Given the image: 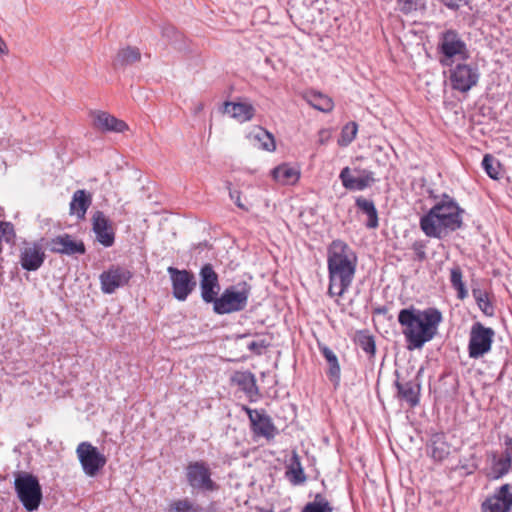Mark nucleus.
<instances>
[{
    "mask_svg": "<svg viewBox=\"0 0 512 512\" xmlns=\"http://www.w3.org/2000/svg\"><path fill=\"white\" fill-rule=\"evenodd\" d=\"M402 333L408 344V349H420L426 342L431 341L437 334L442 322V314L436 308L418 310L402 309L398 315Z\"/></svg>",
    "mask_w": 512,
    "mask_h": 512,
    "instance_id": "nucleus-1",
    "label": "nucleus"
},
{
    "mask_svg": "<svg viewBox=\"0 0 512 512\" xmlns=\"http://www.w3.org/2000/svg\"><path fill=\"white\" fill-rule=\"evenodd\" d=\"M463 210L458 204L445 197L420 218V228L430 238L441 239L462 226Z\"/></svg>",
    "mask_w": 512,
    "mask_h": 512,
    "instance_id": "nucleus-2",
    "label": "nucleus"
},
{
    "mask_svg": "<svg viewBox=\"0 0 512 512\" xmlns=\"http://www.w3.org/2000/svg\"><path fill=\"white\" fill-rule=\"evenodd\" d=\"M348 246L342 241H333L328 250L330 277L329 294L342 296L351 283L352 262L348 258Z\"/></svg>",
    "mask_w": 512,
    "mask_h": 512,
    "instance_id": "nucleus-3",
    "label": "nucleus"
},
{
    "mask_svg": "<svg viewBox=\"0 0 512 512\" xmlns=\"http://www.w3.org/2000/svg\"><path fill=\"white\" fill-rule=\"evenodd\" d=\"M251 287L247 282H241L227 287L220 296H216L213 311L218 315L231 314L244 310L248 303Z\"/></svg>",
    "mask_w": 512,
    "mask_h": 512,
    "instance_id": "nucleus-4",
    "label": "nucleus"
},
{
    "mask_svg": "<svg viewBox=\"0 0 512 512\" xmlns=\"http://www.w3.org/2000/svg\"><path fill=\"white\" fill-rule=\"evenodd\" d=\"M17 496L27 511L38 509L42 500V490L38 479L32 474H20L15 479Z\"/></svg>",
    "mask_w": 512,
    "mask_h": 512,
    "instance_id": "nucleus-5",
    "label": "nucleus"
},
{
    "mask_svg": "<svg viewBox=\"0 0 512 512\" xmlns=\"http://www.w3.org/2000/svg\"><path fill=\"white\" fill-rule=\"evenodd\" d=\"M439 52L441 54L440 63L443 66H452L456 57L463 61L470 57L466 43L453 30H448L442 34Z\"/></svg>",
    "mask_w": 512,
    "mask_h": 512,
    "instance_id": "nucleus-6",
    "label": "nucleus"
},
{
    "mask_svg": "<svg viewBox=\"0 0 512 512\" xmlns=\"http://www.w3.org/2000/svg\"><path fill=\"white\" fill-rule=\"evenodd\" d=\"M188 485L197 491L213 492L218 489V485L212 479V472L205 461L190 462L185 469Z\"/></svg>",
    "mask_w": 512,
    "mask_h": 512,
    "instance_id": "nucleus-7",
    "label": "nucleus"
},
{
    "mask_svg": "<svg viewBox=\"0 0 512 512\" xmlns=\"http://www.w3.org/2000/svg\"><path fill=\"white\" fill-rule=\"evenodd\" d=\"M495 332L490 327L476 322L472 325L469 333L468 355L472 359L484 357L492 349Z\"/></svg>",
    "mask_w": 512,
    "mask_h": 512,
    "instance_id": "nucleus-8",
    "label": "nucleus"
},
{
    "mask_svg": "<svg viewBox=\"0 0 512 512\" xmlns=\"http://www.w3.org/2000/svg\"><path fill=\"white\" fill-rule=\"evenodd\" d=\"M480 73L477 66L465 62L452 64L449 70V82L453 90L467 93L478 84Z\"/></svg>",
    "mask_w": 512,
    "mask_h": 512,
    "instance_id": "nucleus-9",
    "label": "nucleus"
},
{
    "mask_svg": "<svg viewBox=\"0 0 512 512\" xmlns=\"http://www.w3.org/2000/svg\"><path fill=\"white\" fill-rule=\"evenodd\" d=\"M76 454L83 472L88 477H95L107 462L105 455L89 442H81L76 448Z\"/></svg>",
    "mask_w": 512,
    "mask_h": 512,
    "instance_id": "nucleus-10",
    "label": "nucleus"
},
{
    "mask_svg": "<svg viewBox=\"0 0 512 512\" xmlns=\"http://www.w3.org/2000/svg\"><path fill=\"white\" fill-rule=\"evenodd\" d=\"M132 276L133 274L129 269L119 265H112L99 276L101 290L105 294H112L118 288L127 285Z\"/></svg>",
    "mask_w": 512,
    "mask_h": 512,
    "instance_id": "nucleus-11",
    "label": "nucleus"
},
{
    "mask_svg": "<svg viewBox=\"0 0 512 512\" xmlns=\"http://www.w3.org/2000/svg\"><path fill=\"white\" fill-rule=\"evenodd\" d=\"M167 271L172 282L173 296L179 301H185L196 286L194 275L190 271L174 267H168Z\"/></svg>",
    "mask_w": 512,
    "mask_h": 512,
    "instance_id": "nucleus-12",
    "label": "nucleus"
},
{
    "mask_svg": "<svg viewBox=\"0 0 512 512\" xmlns=\"http://www.w3.org/2000/svg\"><path fill=\"white\" fill-rule=\"evenodd\" d=\"M512 509V492L509 484L497 488L481 504V512H510Z\"/></svg>",
    "mask_w": 512,
    "mask_h": 512,
    "instance_id": "nucleus-13",
    "label": "nucleus"
},
{
    "mask_svg": "<svg viewBox=\"0 0 512 512\" xmlns=\"http://www.w3.org/2000/svg\"><path fill=\"white\" fill-rule=\"evenodd\" d=\"M248 418L251 422V429L257 436L266 438L267 440L273 439L277 434V428L269 415L264 411H258L244 407Z\"/></svg>",
    "mask_w": 512,
    "mask_h": 512,
    "instance_id": "nucleus-14",
    "label": "nucleus"
},
{
    "mask_svg": "<svg viewBox=\"0 0 512 512\" xmlns=\"http://www.w3.org/2000/svg\"><path fill=\"white\" fill-rule=\"evenodd\" d=\"M199 277L201 297L205 303H211L220 291L218 274L213 266L207 263L200 269Z\"/></svg>",
    "mask_w": 512,
    "mask_h": 512,
    "instance_id": "nucleus-15",
    "label": "nucleus"
},
{
    "mask_svg": "<svg viewBox=\"0 0 512 512\" xmlns=\"http://www.w3.org/2000/svg\"><path fill=\"white\" fill-rule=\"evenodd\" d=\"M92 230L96 240L104 247H111L115 242V231L112 222L102 211H96L92 216Z\"/></svg>",
    "mask_w": 512,
    "mask_h": 512,
    "instance_id": "nucleus-16",
    "label": "nucleus"
},
{
    "mask_svg": "<svg viewBox=\"0 0 512 512\" xmlns=\"http://www.w3.org/2000/svg\"><path fill=\"white\" fill-rule=\"evenodd\" d=\"M48 247L53 253L66 255H82L86 251L84 243L82 241L74 240L69 234L59 235L51 239Z\"/></svg>",
    "mask_w": 512,
    "mask_h": 512,
    "instance_id": "nucleus-17",
    "label": "nucleus"
},
{
    "mask_svg": "<svg viewBox=\"0 0 512 512\" xmlns=\"http://www.w3.org/2000/svg\"><path fill=\"white\" fill-rule=\"evenodd\" d=\"M45 260V252L39 243L24 247L20 254V264L27 271L38 270Z\"/></svg>",
    "mask_w": 512,
    "mask_h": 512,
    "instance_id": "nucleus-18",
    "label": "nucleus"
},
{
    "mask_svg": "<svg viewBox=\"0 0 512 512\" xmlns=\"http://www.w3.org/2000/svg\"><path fill=\"white\" fill-rule=\"evenodd\" d=\"M95 128L104 132L121 133L128 129V125L104 111H95L91 114Z\"/></svg>",
    "mask_w": 512,
    "mask_h": 512,
    "instance_id": "nucleus-19",
    "label": "nucleus"
},
{
    "mask_svg": "<svg viewBox=\"0 0 512 512\" xmlns=\"http://www.w3.org/2000/svg\"><path fill=\"white\" fill-rule=\"evenodd\" d=\"M396 387L398 390V397L406 401L410 407H415L419 404L421 387L417 379L406 382L397 381Z\"/></svg>",
    "mask_w": 512,
    "mask_h": 512,
    "instance_id": "nucleus-20",
    "label": "nucleus"
},
{
    "mask_svg": "<svg viewBox=\"0 0 512 512\" xmlns=\"http://www.w3.org/2000/svg\"><path fill=\"white\" fill-rule=\"evenodd\" d=\"M224 113L229 114L238 122L243 123L253 118L255 109L247 102H225Z\"/></svg>",
    "mask_w": 512,
    "mask_h": 512,
    "instance_id": "nucleus-21",
    "label": "nucleus"
},
{
    "mask_svg": "<svg viewBox=\"0 0 512 512\" xmlns=\"http://www.w3.org/2000/svg\"><path fill=\"white\" fill-rule=\"evenodd\" d=\"M91 204L92 195L89 192L83 189L76 190L70 202V214L82 220Z\"/></svg>",
    "mask_w": 512,
    "mask_h": 512,
    "instance_id": "nucleus-22",
    "label": "nucleus"
},
{
    "mask_svg": "<svg viewBox=\"0 0 512 512\" xmlns=\"http://www.w3.org/2000/svg\"><path fill=\"white\" fill-rule=\"evenodd\" d=\"M231 380L238 385L249 398L252 399L259 394L256 378L253 373L249 371H238L234 373Z\"/></svg>",
    "mask_w": 512,
    "mask_h": 512,
    "instance_id": "nucleus-23",
    "label": "nucleus"
},
{
    "mask_svg": "<svg viewBox=\"0 0 512 512\" xmlns=\"http://www.w3.org/2000/svg\"><path fill=\"white\" fill-rule=\"evenodd\" d=\"M356 206L358 213L366 216L365 226L369 229L377 228L379 225L378 212L374 202L364 197H359L356 199Z\"/></svg>",
    "mask_w": 512,
    "mask_h": 512,
    "instance_id": "nucleus-24",
    "label": "nucleus"
},
{
    "mask_svg": "<svg viewBox=\"0 0 512 512\" xmlns=\"http://www.w3.org/2000/svg\"><path fill=\"white\" fill-rule=\"evenodd\" d=\"M428 453L435 461H443L450 455V445L443 434H434L428 445Z\"/></svg>",
    "mask_w": 512,
    "mask_h": 512,
    "instance_id": "nucleus-25",
    "label": "nucleus"
},
{
    "mask_svg": "<svg viewBox=\"0 0 512 512\" xmlns=\"http://www.w3.org/2000/svg\"><path fill=\"white\" fill-rule=\"evenodd\" d=\"M512 470V463L497 453H491V464L486 472L487 478L497 480Z\"/></svg>",
    "mask_w": 512,
    "mask_h": 512,
    "instance_id": "nucleus-26",
    "label": "nucleus"
},
{
    "mask_svg": "<svg viewBox=\"0 0 512 512\" xmlns=\"http://www.w3.org/2000/svg\"><path fill=\"white\" fill-rule=\"evenodd\" d=\"M272 176L282 185H292L298 181L300 172L289 164H281L272 170Z\"/></svg>",
    "mask_w": 512,
    "mask_h": 512,
    "instance_id": "nucleus-27",
    "label": "nucleus"
},
{
    "mask_svg": "<svg viewBox=\"0 0 512 512\" xmlns=\"http://www.w3.org/2000/svg\"><path fill=\"white\" fill-rule=\"evenodd\" d=\"M305 101L314 109L328 113L333 109V101L327 95L311 90L303 94Z\"/></svg>",
    "mask_w": 512,
    "mask_h": 512,
    "instance_id": "nucleus-28",
    "label": "nucleus"
},
{
    "mask_svg": "<svg viewBox=\"0 0 512 512\" xmlns=\"http://www.w3.org/2000/svg\"><path fill=\"white\" fill-rule=\"evenodd\" d=\"M141 59V53L138 48L136 47H126L124 49H121L115 60L114 64L115 66H126V65H132Z\"/></svg>",
    "mask_w": 512,
    "mask_h": 512,
    "instance_id": "nucleus-29",
    "label": "nucleus"
},
{
    "mask_svg": "<svg viewBox=\"0 0 512 512\" xmlns=\"http://www.w3.org/2000/svg\"><path fill=\"white\" fill-rule=\"evenodd\" d=\"M290 482L294 485L303 483L306 480L303 468L301 466L300 458L297 454H294L291 458L290 465L286 472Z\"/></svg>",
    "mask_w": 512,
    "mask_h": 512,
    "instance_id": "nucleus-30",
    "label": "nucleus"
},
{
    "mask_svg": "<svg viewBox=\"0 0 512 512\" xmlns=\"http://www.w3.org/2000/svg\"><path fill=\"white\" fill-rule=\"evenodd\" d=\"M322 355L325 357L329 364V375L331 380L336 381L339 379L340 367L338 364V360L334 352L328 348L327 346L320 345L319 346Z\"/></svg>",
    "mask_w": 512,
    "mask_h": 512,
    "instance_id": "nucleus-31",
    "label": "nucleus"
},
{
    "mask_svg": "<svg viewBox=\"0 0 512 512\" xmlns=\"http://www.w3.org/2000/svg\"><path fill=\"white\" fill-rule=\"evenodd\" d=\"M463 274L459 266H455L450 270V281L454 289L457 290V296L463 300L467 297L468 292L465 288V284L462 280Z\"/></svg>",
    "mask_w": 512,
    "mask_h": 512,
    "instance_id": "nucleus-32",
    "label": "nucleus"
},
{
    "mask_svg": "<svg viewBox=\"0 0 512 512\" xmlns=\"http://www.w3.org/2000/svg\"><path fill=\"white\" fill-rule=\"evenodd\" d=\"M354 341L363 349L367 355L370 357L374 356L376 351V344L372 335L360 331L357 333Z\"/></svg>",
    "mask_w": 512,
    "mask_h": 512,
    "instance_id": "nucleus-33",
    "label": "nucleus"
},
{
    "mask_svg": "<svg viewBox=\"0 0 512 512\" xmlns=\"http://www.w3.org/2000/svg\"><path fill=\"white\" fill-rule=\"evenodd\" d=\"M482 166L490 178L499 179L501 177V164L494 156L486 154Z\"/></svg>",
    "mask_w": 512,
    "mask_h": 512,
    "instance_id": "nucleus-34",
    "label": "nucleus"
},
{
    "mask_svg": "<svg viewBox=\"0 0 512 512\" xmlns=\"http://www.w3.org/2000/svg\"><path fill=\"white\" fill-rule=\"evenodd\" d=\"M472 292L479 309L486 315H491L493 306L489 300L488 293L480 289H473Z\"/></svg>",
    "mask_w": 512,
    "mask_h": 512,
    "instance_id": "nucleus-35",
    "label": "nucleus"
},
{
    "mask_svg": "<svg viewBox=\"0 0 512 512\" xmlns=\"http://www.w3.org/2000/svg\"><path fill=\"white\" fill-rule=\"evenodd\" d=\"M255 138L259 141L260 147L267 151L275 149L274 137L266 130L259 128L255 134Z\"/></svg>",
    "mask_w": 512,
    "mask_h": 512,
    "instance_id": "nucleus-36",
    "label": "nucleus"
},
{
    "mask_svg": "<svg viewBox=\"0 0 512 512\" xmlns=\"http://www.w3.org/2000/svg\"><path fill=\"white\" fill-rule=\"evenodd\" d=\"M302 512H332V508L325 499L317 496L313 502L305 505Z\"/></svg>",
    "mask_w": 512,
    "mask_h": 512,
    "instance_id": "nucleus-37",
    "label": "nucleus"
},
{
    "mask_svg": "<svg viewBox=\"0 0 512 512\" xmlns=\"http://www.w3.org/2000/svg\"><path fill=\"white\" fill-rule=\"evenodd\" d=\"M14 239V226L10 222L0 221V253L2 252V240L12 243Z\"/></svg>",
    "mask_w": 512,
    "mask_h": 512,
    "instance_id": "nucleus-38",
    "label": "nucleus"
},
{
    "mask_svg": "<svg viewBox=\"0 0 512 512\" xmlns=\"http://www.w3.org/2000/svg\"><path fill=\"white\" fill-rule=\"evenodd\" d=\"M169 511L173 512H194L196 508L194 504L187 498L175 500L170 503Z\"/></svg>",
    "mask_w": 512,
    "mask_h": 512,
    "instance_id": "nucleus-39",
    "label": "nucleus"
},
{
    "mask_svg": "<svg viewBox=\"0 0 512 512\" xmlns=\"http://www.w3.org/2000/svg\"><path fill=\"white\" fill-rule=\"evenodd\" d=\"M374 182L372 173H363L354 177V189L363 190Z\"/></svg>",
    "mask_w": 512,
    "mask_h": 512,
    "instance_id": "nucleus-40",
    "label": "nucleus"
},
{
    "mask_svg": "<svg viewBox=\"0 0 512 512\" xmlns=\"http://www.w3.org/2000/svg\"><path fill=\"white\" fill-rule=\"evenodd\" d=\"M427 244L423 240H417L412 244V250L415 255V260L423 262L427 258L426 254Z\"/></svg>",
    "mask_w": 512,
    "mask_h": 512,
    "instance_id": "nucleus-41",
    "label": "nucleus"
},
{
    "mask_svg": "<svg viewBox=\"0 0 512 512\" xmlns=\"http://www.w3.org/2000/svg\"><path fill=\"white\" fill-rule=\"evenodd\" d=\"M269 342L265 338L253 340L248 344V349L256 355H261L264 349L269 346Z\"/></svg>",
    "mask_w": 512,
    "mask_h": 512,
    "instance_id": "nucleus-42",
    "label": "nucleus"
},
{
    "mask_svg": "<svg viewBox=\"0 0 512 512\" xmlns=\"http://www.w3.org/2000/svg\"><path fill=\"white\" fill-rule=\"evenodd\" d=\"M501 456L512 463V437L509 435L504 436L503 451Z\"/></svg>",
    "mask_w": 512,
    "mask_h": 512,
    "instance_id": "nucleus-43",
    "label": "nucleus"
},
{
    "mask_svg": "<svg viewBox=\"0 0 512 512\" xmlns=\"http://www.w3.org/2000/svg\"><path fill=\"white\" fill-rule=\"evenodd\" d=\"M352 142V129L349 128V125H346L341 133V137L338 139V144L340 146H348Z\"/></svg>",
    "mask_w": 512,
    "mask_h": 512,
    "instance_id": "nucleus-44",
    "label": "nucleus"
},
{
    "mask_svg": "<svg viewBox=\"0 0 512 512\" xmlns=\"http://www.w3.org/2000/svg\"><path fill=\"white\" fill-rule=\"evenodd\" d=\"M342 184L347 189H352V174L349 167L343 168L340 173Z\"/></svg>",
    "mask_w": 512,
    "mask_h": 512,
    "instance_id": "nucleus-45",
    "label": "nucleus"
},
{
    "mask_svg": "<svg viewBox=\"0 0 512 512\" xmlns=\"http://www.w3.org/2000/svg\"><path fill=\"white\" fill-rule=\"evenodd\" d=\"M229 196L230 198L234 201V203L236 204V206L242 210H245V211H248V207H246L242 201H241V196H240V192L237 191V190H232V189H229Z\"/></svg>",
    "mask_w": 512,
    "mask_h": 512,
    "instance_id": "nucleus-46",
    "label": "nucleus"
},
{
    "mask_svg": "<svg viewBox=\"0 0 512 512\" xmlns=\"http://www.w3.org/2000/svg\"><path fill=\"white\" fill-rule=\"evenodd\" d=\"M413 6H414L413 1H411V0H407V1L404 3V6L401 8V10H402L404 13H409V12L413 9Z\"/></svg>",
    "mask_w": 512,
    "mask_h": 512,
    "instance_id": "nucleus-47",
    "label": "nucleus"
},
{
    "mask_svg": "<svg viewBox=\"0 0 512 512\" xmlns=\"http://www.w3.org/2000/svg\"><path fill=\"white\" fill-rule=\"evenodd\" d=\"M175 32H176L175 29L173 27H170V28L164 30V35L169 36L170 33H175Z\"/></svg>",
    "mask_w": 512,
    "mask_h": 512,
    "instance_id": "nucleus-48",
    "label": "nucleus"
},
{
    "mask_svg": "<svg viewBox=\"0 0 512 512\" xmlns=\"http://www.w3.org/2000/svg\"><path fill=\"white\" fill-rule=\"evenodd\" d=\"M203 109V104L199 103L198 106L195 108V113H199Z\"/></svg>",
    "mask_w": 512,
    "mask_h": 512,
    "instance_id": "nucleus-49",
    "label": "nucleus"
},
{
    "mask_svg": "<svg viewBox=\"0 0 512 512\" xmlns=\"http://www.w3.org/2000/svg\"><path fill=\"white\" fill-rule=\"evenodd\" d=\"M356 133H357V126H356V124L354 123V131H353L354 136L356 135Z\"/></svg>",
    "mask_w": 512,
    "mask_h": 512,
    "instance_id": "nucleus-50",
    "label": "nucleus"
}]
</instances>
